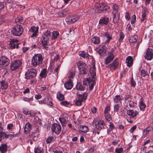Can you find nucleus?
Returning a JSON list of instances; mask_svg holds the SVG:
<instances>
[{"mask_svg": "<svg viewBox=\"0 0 153 153\" xmlns=\"http://www.w3.org/2000/svg\"><path fill=\"white\" fill-rule=\"evenodd\" d=\"M51 37V33L50 31L47 30L44 33L41 39V43L46 49L48 48V42Z\"/></svg>", "mask_w": 153, "mask_h": 153, "instance_id": "nucleus-1", "label": "nucleus"}, {"mask_svg": "<svg viewBox=\"0 0 153 153\" xmlns=\"http://www.w3.org/2000/svg\"><path fill=\"white\" fill-rule=\"evenodd\" d=\"M42 57L40 54H35L31 60V65L33 66H36L42 62Z\"/></svg>", "mask_w": 153, "mask_h": 153, "instance_id": "nucleus-2", "label": "nucleus"}, {"mask_svg": "<svg viewBox=\"0 0 153 153\" xmlns=\"http://www.w3.org/2000/svg\"><path fill=\"white\" fill-rule=\"evenodd\" d=\"M23 29L22 27L19 25L15 26L12 30V34L16 36L21 35L22 34Z\"/></svg>", "mask_w": 153, "mask_h": 153, "instance_id": "nucleus-3", "label": "nucleus"}, {"mask_svg": "<svg viewBox=\"0 0 153 153\" xmlns=\"http://www.w3.org/2000/svg\"><path fill=\"white\" fill-rule=\"evenodd\" d=\"M78 96V100H76L75 102V105L76 106H79L81 105L83 101H85L86 99L87 96V94L84 92L82 94H77Z\"/></svg>", "mask_w": 153, "mask_h": 153, "instance_id": "nucleus-4", "label": "nucleus"}, {"mask_svg": "<svg viewBox=\"0 0 153 153\" xmlns=\"http://www.w3.org/2000/svg\"><path fill=\"white\" fill-rule=\"evenodd\" d=\"M10 64L9 59L4 56L0 57V68H3L7 66Z\"/></svg>", "mask_w": 153, "mask_h": 153, "instance_id": "nucleus-5", "label": "nucleus"}, {"mask_svg": "<svg viewBox=\"0 0 153 153\" xmlns=\"http://www.w3.org/2000/svg\"><path fill=\"white\" fill-rule=\"evenodd\" d=\"M77 65L81 74H85L86 73L87 70L86 64L85 63L80 61L77 62Z\"/></svg>", "mask_w": 153, "mask_h": 153, "instance_id": "nucleus-6", "label": "nucleus"}, {"mask_svg": "<svg viewBox=\"0 0 153 153\" xmlns=\"http://www.w3.org/2000/svg\"><path fill=\"white\" fill-rule=\"evenodd\" d=\"M95 6L99 13H100L101 11H104L105 10L110 9L109 7L104 3H96L95 5Z\"/></svg>", "mask_w": 153, "mask_h": 153, "instance_id": "nucleus-7", "label": "nucleus"}, {"mask_svg": "<svg viewBox=\"0 0 153 153\" xmlns=\"http://www.w3.org/2000/svg\"><path fill=\"white\" fill-rule=\"evenodd\" d=\"M26 78L27 79H31L36 76V71L34 69H31L27 71L25 73Z\"/></svg>", "mask_w": 153, "mask_h": 153, "instance_id": "nucleus-8", "label": "nucleus"}, {"mask_svg": "<svg viewBox=\"0 0 153 153\" xmlns=\"http://www.w3.org/2000/svg\"><path fill=\"white\" fill-rule=\"evenodd\" d=\"M95 79L93 78L89 77L85 79L83 82V84L85 85H89L90 89L93 88L94 82Z\"/></svg>", "mask_w": 153, "mask_h": 153, "instance_id": "nucleus-9", "label": "nucleus"}, {"mask_svg": "<svg viewBox=\"0 0 153 153\" xmlns=\"http://www.w3.org/2000/svg\"><path fill=\"white\" fill-rule=\"evenodd\" d=\"M79 16H73L67 17L65 21L68 24L70 25L76 22L79 19Z\"/></svg>", "mask_w": 153, "mask_h": 153, "instance_id": "nucleus-10", "label": "nucleus"}, {"mask_svg": "<svg viewBox=\"0 0 153 153\" xmlns=\"http://www.w3.org/2000/svg\"><path fill=\"white\" fill-rule=\"evenodd\" d=\"M22 64L21 61L19 60H16L13 62L10 65V70L14 71L17 69Z\"/></svg>", "mask_w": 153, "mask_h": 153, "instance_id": "nucleus-11", "label": "nucleus"}, {"mask_svg": "<svg viewBox=\"0 0 153 153\" xmlns=\"http://www.w3.org/2000/svg\"><path fill=\"white\" fill-rule=\"evenodd\" d=\"M68 115L66 113H64L61 115L59 118V120L61 123L62 126H65L68 121Z\"/></svg>", "mask_w": 153, "mask_h": 153, "instance_id": "nucleus-12", "label": "nucleus"}, {"mask_svg": "<svg viewBox=\"0 0 153 153\" xmlns=\"http://www.w3.org/2000/svg\"><path fill=\"white\" fill-rule=\"evenodd\" d=\"M62 128L59 124L56 123L53 124L51 127V130L53 132H54L56 134H59L61 131Z\"/></svg>", "mask_w": 153, "mask_h": 153, "instance_id": "nucleus-13", "label": "nucleus"}, {"mask_svg": "<svg viewBox=\"0 0 153 153\" xmlns=\"http://www.w3.org/2000/svg\"><path fill=\"white\" fill-rule=\"evenodd\" d=\"M94 123L95 125V128L98 129H101L104 128L105 126V124L103 120H100L96 122L94 121Z\"/></svg>", "mask_w": 153, "mask_h": 153, "instance_id": "nucleus-14", "label": "nucleus"}, {"mask_svg": "<svg viewBox=\"0 0 153 153\" xmlns=\"http://www.w3.org/2000/svg\"><path fill=\"white\" fill-rule=\"evenodd\" d=\"M39 27H38L32 26L29 30L30 34L32 33L31 37H34L37 36L38 32Z\"/></svg>", "mask_w": 153, "mask_h": 153, "instance_id": "nucleus-15", "label": "nucleus"}, {"mask_svg": "<svg viewBox=\"0 0 153 153\" xmlns=\"http://www.w3.org/2000/svg\"><path fill=\"white\" fill-rule=\"evenodd\" d=\"M153 50L151 49L148 48L146 51V53L144 57L145 59L147 60H150L152 58Z\"/></svg>", "mask_w": 153, "mask_h": 153, "instance_id": "nucleus-16", "label": "nucleus"}, {"mask_svg": "<svg viewBox=\"0 0 153 153\" xmlns=\"http://www.w3.org/2000/svg\"><path fill=\"white\" fill-rule=\"evenodd\" d=\"M103 36L105 40V44L108 43L112 39V35L108 32H105L104 33Z\"/></svg>", "mask_w": 153, "mask_h": 153, "instance_id": "nucleus-17", "label": "nucleus"}, {"mask_svg": "<svg viewBox=\"0 0 153 153\" xmlns=\"http://www.w3.org/2000/svg\"><path fill=\"white\" fill-rule=\"evenodd\" d=\"M18 40H17L11 39L9 44V47L11 49H14L16 48H18Z\"/></svg>", "mask_w": 153, "mask_h": 153, "instance_id": "nucleus-18", "label": "nucleus"}, {"mask_svg": "<svg viewBox=\"0 0 153 153\" xmlns=\"http://www.w3.org/2000/svg\"><path fill=\"white\" fill-rule=\"evenodd\" d=\"M3 128L2 125H0V141L2 140V137L8 138V134H7L5 132H3Z\"/></svg>", "mask_w": 153, "mask_h": 153, "instance_id": "nucleus-19", "label": "nucleus"}, {"mask_svg": "<svg viewBox=\"0 0 153 153\" xmlns=\"http://www.w3.org/2000/svg\"><path fill=\"white\" fill-rule=\"evenodd\" d=\"M114 58V56L112 53H109L105 59V64H108L110 63L113 60Z\"/></svg>", "mask_w": 153, "mask_h": 153, "instance_id": "nucleus-20", "label": "nucleus"}, {"mask_svg": "<svg viewBox=\"0 0 153 153\" xmlns=\"http://www.w3.org/2000/svg\"><path fill=\"white\" fill-rule=\"evenodd\" d=\"M89 71L91 75V77L93 78V79H95V76L96 75V72L95 65L93 63L92 64V67L90 68Z\"/></svg>", "mask_w": 153, "mask_h": 153, "instance_id": "nucleus-21", "label": "nucleus"}, {"mask_svg": "<svg viewBox=\"0 0 153 153\" xmlns=\"http://www.w3.org/2000/svg\"><path fill=\"white\" fill-rule=\"evenodd\" d=\"M109 21V19L106 16L102 17L99 21V24L100 25H107Z\"/></svg>", "mask_w": 153, "mask_h": 153, "instance_id": "nucleus-22", "label": "nucleus"}, {"mask_svg": "<svg viewBox=\"0 0 153 153\" xmlns=\"http://www.w3.org/2000/svg\"><path fill=\"white\" fill-rule=\"evenodd\" d=\"M127 114L131 118H133L136 117L137 115L138 114V112L136 111L130 109L127 111Z\"/></svg>", "mask_w": 153, "mask_h": 153, "instance_id": "nucleus-23", "label": "nucleus"}, {"mask_svg": "<svg viewBox=\"0 0 153 153\" xmlns=\"http://www.w3.org/2000/svg\"><path fill=\"white\" fill-rule=\"evenodd\" d=\"M64 86L65 88L67 90L71 89L73 87V84L72 81L70 79L66 81L65 84Z\"/></svg>", "mask_w": 153, "mask_h": 153, "instance_id": "nucleus-24", "label": "nucleus"}, {"mask_svg": "<svg viewBox=\"0 0 153 153\" xmlns=\"http://www.w3.org/2000/svg\"><path fill=\"white\" fill-rule=\"evenodd\" d=\"M118 65V62L116 60H114L109 65V67L111 71H114L117 68Z\"/></svg>", "mask_w": 153, "mask_h": 153, "instance_id": "nucleus-25", "label": "nucleus"}, {"mask_svg": "<svg viewBox=\"0 0 153 153\" xmlns=\"http://www.w3.org/2000/svg\"><path fill=\"white\" fill-rule=\"evenodd\" d=\"M113 15V21L114 23H118L120 18V13H112Z\"/></svg>", "mask_w": 153, "mask_h": 153, "instance_id": "nucleus-26", "label": "nucleus"}, {"mask_svg": "<svg viewBox=\"0 0 153 153\" xmlns=\"http://www.w3.org/2000/svg\"><path fill=\"white\" fill-rule=\"evenodd\" d=\"M122 100V96L118 95H116L113 99L114 102L115 103H121V101Z\"/></svg>", "mask_w": 153, "mask_h": 153, "instance_id": "nucleus-27", "label": "nucleus"}, {"mask_svg": "<svg viewBox=\"0 0 153 153\" xmlns=\"http://www.w3.org/2000/svg\"><path fill=\"white\" fill-rule=\"evenodd\" d=\"M126 62L128 66L130 67L133 64V60L131 56H128L126 59Z\"/></svg>", "mask_w": 153, "mask_h": 153, "instance_id": "nucleus-28", "label": "nucleus"}, {"mask_svg": "<svg viewBox=\"0 0 153 153\" xmlns=\"http://www.w3.org/2000/svg\"><path fill=\"white\" fill-rule=\"evenodd\" d=\"M0 83L1 89L5 90L7 88L8 84L7 82L4 80H2L1 82Z\"/></svg>", "mask_w": 153, "mask_h": 153, "instance_id": "nucleus-29", "label": "nucleus"}, {"mask_svg": "<svg viewBox=\"0 0 153 153\" xmlns=\"http://www.w3.org/2000/svg\"><path fill=\"white\" fill-rule=\"evenodd\" d=\"M7 150V146L6 144H2L0 146V151L1 153H4Z\"/></svg>", "mask_w": 153, "mask_h": 153, "instance_id": "nucleus-30", "label": "nucleus"}, {"mask_svg": "<svg viewBox=\"0 0 153 153\" xmlns=\"http://www.w3.org/2000/svg\"><path fill=\"white\" fill-rule=\"evenodd\" d=\"M31 128V125L30 124L27 123H26L24 128L25 132L26 133H27L30 131Z\"/></svg>", "mask_w": 153, "mask_h": 153, "instance_id": "nucleus-31", "label": "nucleus"}, {"mask_svg": "<svg viewBox=\"0 0 153 153\" xmlns=\"http://www.w3.org/2000/svg\"><path fill=\"white\" fill-rule=\"evenodd\" d=\"M112 13H118V10L119 7L116 4H114L112 6Z\"/></svg>", "mask_w": 153, "mask_h": 153, "instance_id": "nucleus-32", "label": "nucleus"}, {"mask_svg": "<svg viewBox=\"0 0 153 153\" xmlns=\"http://www.w3.org/2000/svg\"><path fill=\"white\" fill-rule=\"evenodd\" d=\"M91 42L95 44H98L100 42V38L97 36L92 38L91 39Z\"/></svg>", "mask_w": 153, "mask_h": 153, "instance_id": "nucleus-33", "label": "nucleus"}, {"mask_svg": "<svg viewBox=\"0 0 153 153\" xmlns=\"http://www.w3.org/2000/svg\"><path fill=\"white\" fill-rule=\"evenodd\" d=\"M138 39V36L136 35L132 36L129 38V40L130 42L133 43L136 42Z\"/></svg>", "mask_w": 153, "mask_h": 153, "instance_id": "nucleus-34", "label": "nucleus"}, {"mask_svg": "<svg viewBox=\"0 0 153 153\" xmlns=\"http://www.w3.org/2000/svg\"><path fill=\"white\" fill-rule=\"evenodd\" d=\"M139 108L142 111H144L146 107V105L143 101L141 100L139 103Z\"/></svg>", "mask_w": 153, "mask_h": 153, "instance_id": "nucleus-35", "label": "nucleus"}, {"mask_svg": "<svg viewBox=\"0 0 153 153\" xmlns=\"http://www.w3.org/2000/svg\"><path fill=\"white\" fill-rule=\"evenodd\" d=\"M76 88L77 90L83 91L85 87L80 83H77L76 86Z\"/></svg>", "mask_w": 153, "mask_h": 153, "instance_id": "nucleus-36", "label": "nucleus"}, {"mask_svg": "<svg viewBox=\"0 0 153 153\" xmlns=\"http://www.w3.org/2000/svg\"><path fill=\"white\" fill-rule=\"evenodd\" d=\"M56 139V137L54 136H50L47 139L46 142L47 143L54 141Z\"/></svg>", "mask_w": 153, "mask_h": 153, "instance_id": "nucleus-37", "label": "nucleus"}, {"mask_svg": "<svg viewBox=\"0 0 153 153\" xmlns=\"http://www.w3.org/2000/svg\"><path fill=\"white\" fill-rule=\"evenodd\" d=\"M79 55L84 58H89V55L85 52L82 51L79 53Z\"/></svg>", "mask_w": 153, "mask_h": 153, "instance_id": "nucleus-38", "label": "nucleus"}, {"mask_svg": "<svg viewBox=\"0 0 153 153\" xmlns=\"http://www.w3.org/2000/svg\"><path fill=\"white\" fill-rule=\"evenodd\" d=\"M47 105L49 106H52L53 105V103L52 102V98L50 96H48L47 97Z\"/></svg>", "mask_w": 153, "mask_h": 153, "instance_id": "nucleus-39", "label": "nucleus"}, {"mask_svg": "<svg viewBox=\"0 0 153 153\" xmlns=\"http://www.w3.org/2000/svg\"><path fill=\"white\" fill-rule=\"evenodd\" d=\"M35 153H44V150L43 149L40 147L35 148L34 149Z\"/></svg>", "mask_w": 153, "mask_h": 153, "instance_id": "nucleus-40", "label": "nucleus"}, {"mask_svg": "<svg viewBox=\"0 0 153 153\" xmlns=\"http://www.w3.org/2000/svg\"><path fill=\"white\" fill-rule=\"evenodd\" d=\"M59 35V33L57 31H53L52 34L51 39H54L57 38Z\"/></svg>", "mask_w": 153, "mask_h": 153, "instance_id": "nucleus-41", "label": "nucleus"}, {"mask_svg": "<svg viewBox=\"0 0 153 153\" xmlns=\"http://www.w3.org/2000/svg\"><path fill=\"white\" fill-rule=\"evenodd\" d=\"M80 130L82 132L86 133L88 131V128L86 126H82L80 127Z\"/></svg>", "mask_w": 153, "mask_h": 153, "instance_id": "nucleus-42", "label": "nucleus"}, {"mask_svg": "<svg viewBox=\"0 0 153 153\" xmlns=\"http://www.w3.org/2000/svg\"><path fill=\"white\" fill-rule=\"evenodd\" d=\"M121 108V106L119 104H115L114 106V112H118Z\"/></svg>", "mask_w": 153, "mask_h": 153, "instance_id": "nucleus-43", "label": "nucleus"}, {"mask_svg": "<svg viewBox=\"0 0 153 153\" xmlns=\"http://www.w3.org/2000/svg\"><path fill=\"white\" fill-rule=\"evenodd\" d=\"M56 97L57 99L60 100H62L64 98L63 95L59 92L57 93Z\"/></svg>", "mask_w": 153, "mask_h": 153, "instance_id": "nucleus-44", "label": "nucleus"}, {"mask_svg": "<svg viewBox=\"0 0 153 153\" xmlns=\"http://www.w3.org/2000/svg\"><path fill=\"white\" fill-rule=\"evenodd\" d=\"M110 110L111 108L110 105H107L105 108L104 112V114H108L110 111Z\"/></svg>", "mask_w": 153, "mask_h": 153, "instance_id": "nucleus-45", "label": "nucleus"}, {"mask_svg": "<svg viewBox=\"0 0 153 153\" xmlns=\"http://www.w3.org/2000/svg\"><path fill=\"white\" fill-rule=\"evenodd\" d=\"M75 72L74 71H70L68 73V78L69 79L71 80V79L73 78L75 75Z\"/></svg>", "mask_w": 153, "mask_h": 153, "instance_id": "nucleus-46", "label": "nucleus"}, {"mask_svg": "<svg viewBox=\"0 0 153 153\" xmlns=\"http://www.w3.org/2000/svg\"><path fill=\"white\" fill-rule=\"evenodd\" d=\"M46 71V69H44L43 70L40 74L41 77L45 78L46 76L47 75Z\"/></svg>", "mask_w": 153, "mask_h": 153, "instance_id": "nucleus-47", "label": "nucleus"}, {"mask_svg": "<svg viewBox=\"0 0 153 153\" xmlns=\"http://www.w3.org/2000/svg\"><path fill=\"white\" fill-rule=\"evenodd\" d=\"M148 10L145 7L142 10V17H146V13L147 12Z\"/></svg>", "mask_w": 153, "mask_h": 153, "instance_id": "nucleus-48", "label": "nucleus"}, {"mask_svg": "<svg viewBox=\"0 0 153 153\" xmlns=\"http://www.w3.org/2000/svg\"><path fill=\"white\" fill-rule=\"evenodd\" d=\"M11 7H12L13 8H25V6H22L21 5H17L15 3H13L12 4Z\"/></svg>", "mask_w": 153, "mask_h": 153, "instance_id": "nucleus-49", "label": "nucleus"}, {"mask_svg": "<svg viewBox=\"0 0 153 153\" xmlns=\"http://www.w3.org/2000/svg\"><path fill=\"white\" fill-rule=\"evenodd\" d=\"M152 128V127L151 126H148L144 129L143 132L144 133H145L146 134H147L149 133Z\"/></svg>", "mask_w": 153, "mask_h": 153, "instance_id": "nucleus-50", "label": "nucleus"}, {"mask_svg": "<svg viewBox=\"0 0 153 153\" xmlns=\"http://www.w3.org/2000/svg\"><path fill=\"white\" fill-rule=\"evenodd\" d=\"M123 151V149L122 147L120 148H117L115 149V153H122Z\"/></svg>", "mask_w": 153, "mask_h": 153, "instance_id": "nucleus-51", "label": "nucleus"}, {"mask_svg": "<svg viewBox=\"0 0 153 153\" xmlns=\"http://www.w3.org/2000/svg\"><path fill=\"white\" fill-rule=\"evenodd\" d=\"M124 37V35L122 32H120V33L119 41L120 42H122Z\"/></svg>", "mask_w": 153, "mask_h": 153, "instance_id": "nucleus-52", "label": "nucleus"}, {"mask_svg": "<svg viewBox=\"0 0 153 153\" xmlns=\"http://www.w3.org/2000/svg\"><path fill=\"white\" fill-rule=\"evenodd\" d=\"M33 100V97H32L30 98H28L25 97L22 98V100L27 102H29L30 101Z\"/></svg>", "mask_w": 153, "mask_h": 153, "instance_id": "nucleus-53", "label": "nucleus"}, {"mask_svg": "<svg viewBox=\"0 0 153 153\" xmlns=\"http://www.w3.org/2000/svg\"><path fill=\"white\" fill-rule=\"evenodd\" d=\"M148 74L147 72L144 70H143L141 71L140 72V75L141 76L145 77Z\"/></svg>", "mask_w": 153, "mask_h": 153, "instance_id": "nucleus-54", "label": "nucleus"}, {"mask_svg": "<svg viewBox=\"0 0 153 153\" xmlns=\"http://www.w3.org/2000/svg\"><path fill=\"white\" fill-rule=\"evenodd\" d=\"M105 116V119L107 121H110L111 119V118L110 114H104Z\"/></svg>", "mask_w": 153, "mask_h": 153, "instance_id": "nucleus-55", "label": "nucleus"}, {"mask_svg": "<svg viewBox=\"0 0 153 153\" xmlns=\"http://www.w3.org/2000/svg\"><path fill=\"white\" fill-rule=\"evenodd\" d=\"M69 102H68L66 101H65L61 102L60 104L62 105L65 106H67L68 105H69Z\"/></svg>", "mask_w": 153, "mask_h": 153, "instance_id": "nucleus-56", "label": "nucleus"}, {"mask_svg": "<svg viewBox=\"0 0 153 153\" xmlns=\"http://www.w3.org/2000/svg\"><path fill=\"white\" fill-rule=\"evenodd\" d=\"M47 100V97L41 101H38V102L40 104H46L47 103V101L46 100Z\"/></svg>", "mask_w": 153, "mask_h": 153, "instance_id": "nucleus-57", "label": "nucleus"}, {"mask_svg": "<svg viewBox=\"0 0 153 153\" xmlns=\"http://www.w3.org/2000/svg\"><path fill=\"white\" fill-rule=\"evenodd\" d=\"M136 16L135 15H133L132 16V19L131 20V23L133 24L136 21Z\"/></svg>", "mask_w": 153, "mask_h": 153, "instance_id": "nucleus-58", "label": "nucleus"}, {"mask_svg": "<svg viewBox=\"0 0 153 153\" xmlns=\"http://www.w3.org/2000/svg\"><path fill=\"white\" fill-rule=\"evenodd\" d=\"M13 127V125L12 123L8 124L7 125V129L8 130H10Z\"/></svg>", "mask_w": 153, "mask_h": 153, "instance_id": "nucleus-59", "label": "nucleus"}, {"mask_svg": "<svg viewBox=\"0 0 153 153\" xmlns=\"http://www.w3.org/2000/svg\"><path fill=\"white\" fill-rule=\"evenodd\" d=\"M131 85L133 87H134L136 85V82L134 81V80L133 79V78H132L131 80Z\"/></svg>", "mask_w": 153, "mask_h": 153, "instance_id": "nucleus-60", "label": "nucleus"}, {"mask_svg": "<svg viewBox=\"0 0 153 153\" xmlns=\"http://www.w3.org/2000/svg\"><path fill=\"white\" fill-rule=\"evenodd\" d=\"M125 17L126 19L129 20L130 18V16L128 12H126L125 15Z\"/></svg>", "mask_w": 153, "mask_h": 153, "instance_id": "nucleus-61", "label": "nucleus"}, {"mask_svg": "<svg viewBox=\"0 0 153 153\" xmlns=\"http://www.w3.org/2000/svg\"><path fill=\"white\" fill-rule=\"evenodd\" d=\"M128 103L129 106L130 107H133L134 106V102L130 100L128 101Z\"/></svg>", "mask_w": 153, "mask_h": 153, "instance_id": "nucleus-62", "label": "nucleus"}, {"mask_svg": "<svg viewBox=\"0 0 153 153\" xmlns=\"http://www.w3.org/2000/svg\"><path fill=\"white\" fill-rule=\"evenodd\" d=\"M137 126L136 125L132 127L130 130V132L131 133H133V132L136 129Z\"/></svg>", "mask_w": 153, "mask_h": 153, "instance_id": "nucleus-63", "label": "nucleus"}, {"mask_svg": "<svg viewBox=\"0 0 153 153\" xmlns=\"http://www.w3.org/2000/svg\"><path fill=\"white\" fill-rule=\"evenodd\" d=\"M28 112V114L31 116H34L36 114L33 111H29Z\"/></svg>", "mask_w": 153, "mask_h": 153, "instance_id": "nucleus-64", "label": "nucleus"}]
</instances>
